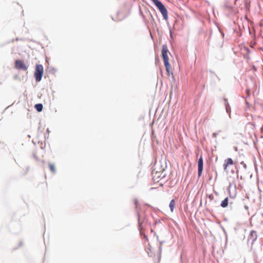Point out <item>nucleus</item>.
<instances>
[{"label": "nucleus", "instance_id": "nucleus-11", "mask_svg": "<svg viewBox=\"0 0 263 263\" xmlns=\"http://www.w3.org/2000/svg\"><path fill=\"white\" fill-rule=\"evenodd\" d=\"M224 162L226 163H227V164L228 165H232L233 164V160L231 158H228V159H226L224 160Z\"/></svg>", "mask_w": 263, "mask_h": 263}, {"label": "nucleus", "instance_id": "nucleus-14", "mask_svg": "<svg viewBox=\"0 0 263 263\" xmlns=\"http://www.w3.org/2000/svg\"><path fill=\"white\" fill-rule=\"evenodd\" d=\"M240 164L242 165L243 167L245 170H246V169H247V165H246V164L245 163H244V162H243V161L241 162H240Z\"/></svg>", "mask_w": 263, "mask_h": 263}, {"label": "nucleus", "instance_id": "nucleus-7", "mask_svg": "<svg viewBox=\"0 0 263 263\" xmlns=\"http://www.w3.org/2000/svg\"><path fill=\"white\" fill-rule=\"evenodd\" d=\"M224 105L226 108V110L227 114L229 115V118H231V107L228 102V100L226 99H224Z\"/></svg>", "mask_w": 263, "mask_h": 263}, {"label": "nucleus", "instance_id": "nucleus-8", "mask_svg": "<svg viewBox=\"0 0 263 263\" xmlns=\"http://www.w3.org/2000/svg\"><path fill=\"white\" fill-rule=\"evenodd\" d=\"M229 203L230 204H232V202H229V198L228 197L226 198L223 200H222L221 202L220 206L222 208H226L228 206Z\"/></svg>", "mask_w": 263, "mask_h": 263}, {"label": "nucleus", "instance_id": "nucleus-26", "mask_svg": "<svg viewBox=\"0 0 263 263\" xmlns=\"http://www.w3.org/2000/svg\"><path fill=\"white\" fill-rule=\"evenodd\" d=\"M144 237L146 238L147 236L146 235H144Z\"/></svg>", "mask_w": 263, "mask_h": 263}, {"label": "nucleus", "instance_id": "nucleus-20", "mask_svg": "<svg viewBox=\"0 0 263 263\" xmlns=\"http://www.w3.org/2000/svg\"><path fill=\"white\" fill-rule=\"evenodd\" d=\"M245 209L246 210H248L249 209V207L248 205H245Z\"/></svg>", "mask_w": 263, "mask_h": 263}, {"label": "nucleus", "instance_id": "nucleus-21", "mask_svg": "<svg viewBox=\"0 0 263 263\" xmlns=\"http://www.w3.org/2000/svg\"><path fill=\"white\" fill-rule=\"evenodd\" d=\"M134 203L136 205H137L138 203V200L137 199H135L134 201Z\"/></svg>", "mask_w": 263, "mask_h": 263}, {"label": "nucleus", "instance_id": "nucleus-1", "mask_svg": "<svg viewBox=\"0 0 263 263\" xmlns=\"http://www.w3.org/2000/svg\"><path fill=\"white\" fill-rule=\"evenodd\" d=\"M168 50L166 45H163L162 49V56L164 61V64L166 68V72L168 75L170 74V63L168 62V57L167 55V52Z\"/></svg>", "mask_w": 263, "mask_h": 263}, {"label": "nucleus", "instance_id": "nucleus-12", "mask_svg": "<svg viewBox=\"0 0 263 263\" xmlns=\"http://www.w3.org/2000/svg\"><path fill=\"white\" fill-rule=\"evenodd\" d=\"M49 168H50V171H51L52 172H53V173H55V172H56V171H55V168L54 166V165H53V164L49 163Z\"/></svg>", "mask_w": 263, "mask_h": 263}, {"label": "nucleus", "instance_id": "nucleus-25", "mask_svg": "<svg viewBox=\"0 0 263 263\" xmlns=\"http://www.w3.org/2000/svg\"><path fill=\"white\" fill-rule=\"evenodd\" d=\"M15 65L16 66V61L15 62Z\"/></svg>", "mask_w": 263, "mask_h": 263}, {"label": "nucleus", "instance_id": "nucleus-23", "mask_svg": "<svg viewBox=\"0 0 263 263\" xmlns=\"http://www.w3.org/2000/svg\"><path fill=\"white\" fill-rule=\"evenodd\" d=\"M170 36L171 37H172V31L171 30H170Z\"/></svg>", "mask_w": 263, "mask_h": 263}, {"label": "nucleus", "instance_id": "nucleus-18", "mask_svg": "<svg viewBox=\"0 0 263 263\" xmlns=\"http://www.w3.org/2000/svg\"><path fill=\"white\" fill-rule=\"evenodd\" d=\"M209 199H210L211 200H212V199H213V198H214V196H213V195H209Z\"/></svg>", "mask_w": 263, "mask_h": 263}, {"label": "nucleus", "instance_id": "nucleus-2", "mask_svg": "<svg viewBox=\"0 0 263 263\" xmlns=\"http://www.w3.org/2000/svg\"><path fill=\"white\" fill-rule=\"evenodd\" d=\"M152 1L159 10L163 17V18L165 20H167L168 19L167 10L165 6L159 0H152Z\"/></svg>", "mask_w": 263, "mask_h": 263}, {"label": "nucleus", "instance_id": "nucleus-13", "mask_svg": "<svg viewBox=\"0 0 263 263\" xmlns=\"http://www.w3.org/2000/svg\"><path fill=\"white\" fill-rule=\"evenodd\" d=\"M165 242V241H159V253L160 254L162 252V245L163 243Z\"/></svg>", "mask_w": 263, "mask_h": 263}, {"label": "nucleus", "instance_id": "nucleus-6", "mask_svg": "<svg viewBox=\"0 0 263 263\" xmlns=\"http://www.w3.org/2000/svg\"><path fill=\"white\" fill-rule=\"evenodd\" d=\"M27 69L28 66L26 65L23 61L17 60V69H21L26 71Z\"/></svg>", "mask_w": 263, "mask_h": 263}, {"label": "nucleus", "instance_id": "nucleus-4", "mask_svg": "<svg viewBox=\"0 0 263 263\" xmlns=\"http://www.w3.org/2000/svg\"><path fill=\"white\" fill-rule=\"evenodd\" d=\"M257 238V232L254 230H252L250 231L248 239V243H250L252 246L254 242L256 241Z\"/></svg>", "mask_w": 263, "mask_h": 263}, {"label": "nucleus", "instance_id": "nucleus-15", "mask_svg": "<svg viewBox=\"0 0 263 263\" xmlns=\"http://www.w3.org/2000/svg\"><path fill=\"white\" fill-rule=\"evenodd\" d=\"M138 222H139V228H140V229H141V223L140 221V215H139V213H138Z\"/></svg>", "mask_w": 263, "mask_h": 263}, {"label": "nucleus", "instance_id": "nucleus-3", "mask_svg": "<svg viewBox=\"0 0 263 263\" xmlns=\"http://www.w3.org/2000/svg\"><path fill=\"white\" fill-rule=\"evenodd\" d=\"M43 74V67L42 65H36L35 69L34 77L37 82H40L42 80Z\"/></svg>", "mask_w": 263, "mask_h": 263}, {"label": "nucleus", "instance_id": "nucleus-9", "mask_svg": "<svg viewBox=\"0 0 263 263\" xmlns=\"http://www.w3.org/2000/svg\"><path fill=\"white\" fill-rule=\"evenodd\" d=\"M34 108L38 112H41L43 110V106L42 104L38 103L34 105Z\"/></svg>", "mask_w": 263, "mask_h": 263}, {"label": "nucleus", "instance_id": "nucleus-5", "mask_svg": "<svg viewBox=\"0 0 263 263\" xmlns=\"http://www.w3.org/2000/svg\"><path fill=\"white\" fill-rule=\"evenodd\" d=\"M203 166V161L202 157L201 156L198 161V176L200 177L202 171Z\"/></svg>", "mask_w": 263, "mask_h": 263}, {"label": "nucleus", "instance_id": "nucleus-10", "mask_svg": "<svg viewBox=\"0 0 263 263\" xmlns=\"http://www.w3.org/2000/svg\"><path fill=\"white\" fill-rule=\"evenodd\" d=\"M175 205V202L174 199H172L171 200L170 204H169V207L170 208V210L172 212L174 211V208Z\"/></svg>", "mask_w": 263, "mask_h": 263}, {"label": "nucleus", "instance_id": "nucleus-19", "mask_svg": "<svg viewBox=\"0 0 263 263\" xmlns=\"http://www.w3.org/2000/svg\"><path fill=\"white\" fill-rule=\"evenodd\" d=\"M33 157L35 159V160H36L37 161L39 160L38 158L36 156L35 154L33 155Z\"/></svg>", "mask_w": 263, "mask_h": 263}, {"label": "nucleus", "instance_id": "nucleus-24", "mask_svg": "<svg viewBox=\"0 0 263 263\" xmlns=\"http://www.w3.org/2000/svg\"><path fill=\"white\" fill-rule=\"evenodd\" d=\"M261 131L263 132V125H262V127H261Z\"/></svg>", "mask_w": 263, "mask_h": 263}, {"label": "nucleus", "instance_id": "nucleus-16", "mask_svg": "<svg viewBox=\"0 0 263 263\" xmlns=\"http://www.w3.org/2000/svg\"><path fill=\"white\" fill-rule=\"evenodd\" d=\"M228 166V165L227 164V163H226L224 162L223 165V168H224V170H226L227 166Z\"/></svg>", "mask_w": 263, "mask_h": 263}, {"label": "nucleus", "instance_id": "nucleus-17", "mask_svg": "<svg viewBox=\"0 0 263 263\" xmlns=\"http://www.w3.org/2000/svg\"><path fill=\"white\" fill-rule=\"evenodd\" d=\"M218 134L216 133H214L212 135V136L213 138H216Z\"/></svg>", "mask_w": 263, "mask_h": 263}, {"label": "nucleus", "instance_id": "nucleus-22", "mask_svg": "<svg viewBox=\"0 0 263 263\" xmlns=\"http://www.w3.org/2000/svg\"><path fill=\"white\" fill-rule=\"evenodd\" d=\"M28 171V167H27L26 168V171H25L24 174H26L27 172Z\"/></svg>", "mask_w": 263, "mask_h": 263}]
</instances>
